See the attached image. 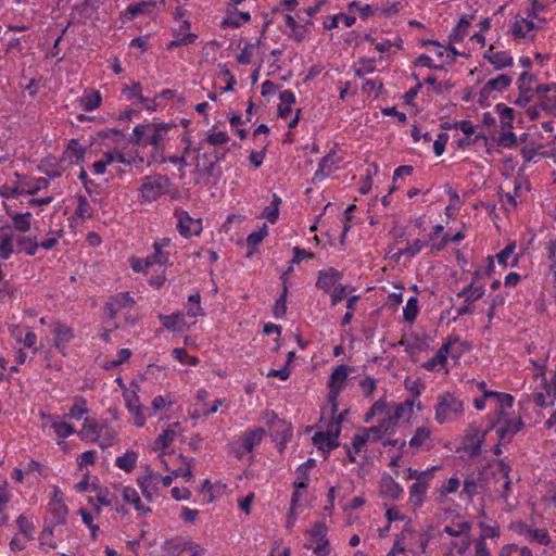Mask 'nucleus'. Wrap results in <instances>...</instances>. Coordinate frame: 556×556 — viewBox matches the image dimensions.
<instances>
[{
    "label": "nucleus",
    "instance_id": "obj_5",
    "mask_svg": "<svg viewBox=\"0 0 556 556\" xmlns=\"http://www.w3.org/2000/svg\"><path fill=\"white\" fill-rule=\"evenodd\" d=\"M348 412L340 413L331 418L327 425L326 431L316 432L313 442L320 450L331 451L339 446V435L341 432V424Z\"/></svg>",
    "mask_w": 556,
    "mask_h": 556
},
{
    "label": "nucleus",
    "instance_id": "obj_31",
    "mask_svg": "<svg viewBox=\"0 0 556 556\" xmlns=\"http://www.w3.org/2000/svg\"><path fill=\"white\" fill-rule=\"evenodd\" d=\"M356 22V17L353 15V13L345 14V13H339L332 16H328L325 22V28L332 29V28H339L341 25L344 27H351Z\"/></svg>",
    "mask_w": 556,
    "mask_h": 556
},
{
    "label": "nucleus",
    "instance_id": "obj_25",
    "mask_svg": "<svg viewBox=\"0 0 556 556\" xmlns=\"http://www.w3.org/2000/svg\"><path fill=\"white\" fill-rule=\"evenodd\" d=\"M316 466L314 458H308L302 463L295 470L296 478L293 481V488H307L311 477V471Z\"/></svg>",
    "mask_w": 556,
    "mask_h": 556
},
{
    "label": "nucleus",
    "instance_id": "obj_47",
    "mask_svg": "<svg viewBox=\"0 0 556 556\" xmlns=\"http://www.w3.org/2000/svg\"><path fill=\"white\" fill-rule=\"evenodd\" d=\"M472 523L470 521L453 522V525L445 526L443 532L452 538H458L462 534H467L471 531Z\"/></svg>",
    "mask_w": 556,
    "mask_h": 556
},
{
    "label": "nucleus",
    "instance_id": "obj_26",
    "mask_svg": "<svg viewBox=\"0 0 556 556\" xmlns=\"http://www.w3.org/2000/svg\"><path fill=\"white\" fill-rule=\"evenodd\" d=\"M138 482L141 488H146L147 485L157 488L160 484L163 486H169L173 482V477L170 475L162 476L160 472H154L148 468L147 475L139 478Z\"/></svg>",
    "mask_w": 556,
    "mask_h": 556
},
{
    "label": "nucleus",
    "instance_id": "obj_10",
    "mask_svg": "<svg viewBox=\"0 0 556 556\" xmlns=\"http://www.w3.org/2000/svg\"><path fill=\"white\" fill-rule=\"evenodd\" d=\"M341 157L338 156L336 150H331L328 154L320 159L318 167L313 175V182H321L339 168Z\"/></svg>",
    "mask_w": 556,
    "mask_h": 556
},
{
    "label": "nucleus",
    "instance_id": "obj_45",
    "mask_svg": "<svg viewBox=\"0 0 556 556\" xmlns=\"http://www.w3.org/2000/svg\"><path fill=\"white\" fill-rule=\"evenodd\" d=\"M137 459L138 454L132 450H128L123 456L116 458L115 465L119 469L130 472L135 468Z\"/></svg>",
    "mask_w": 556,
    "mask_h": 556
},
{
    "label": "nucleus",
    "instance_id": "obj_62",
    "mask_svg": "<svg viewBox=\"0 0 556 556\" xmlns=\"http://www.w3.org/2000/svg\"><path fill=\"white\" fill-rule=\"evenodd\" d=\"M17 296V288L9 280H0V300L5 302Z\"/></svg>",
    "mask_w": 556,
    "mask_h": 556
},
{
    "label": "nucleus",
    "instance_id": "obj_61",
    "mask_svg": "<svg viewBox=\"0 0 556 556\" xmlns=\"http://www.w3.org/2000/svg\"><path fill=\"white\" fill-rule=\"evenodd\" d=\"M368 443V437L365 435L362 428L354 433L351 441V447L355 454L366 453V444Z\"/></svg>",
    "mask_w": 556,
    "mask_h": 556
},
{
    "label": "nucleus",
    "instance_id": "obj_7",
    "mask_svg": "<svg viewBox=\"0 0 556 556\" xmlns=\"http://www.w3.org/2000/svg\"><path fill=\"white\" fill-rule=\"evenodd\" d=\"M513 77L508 74H500L498 76L489 79L479 91V102L482 103L488 101L490 98H496V94L507 89Z\"/></svg>",
    "mask_w": 556,
    "mask_h": 556
},
{
    "label": "nucleus",
    "instance_id": "obj_40",
    "mask_svg": "<svg viewBox=\"0 0 556 556\" xmlns=\"http://www.w3.org/2000/svg\"><path fill=\"white\" fill-rule=\"evenodd\" d=\"M376 68V60L371 58H359L357 62L352 66L354 75L359 78L364 77L367 74L374 73Z\"/></svg>",
    "mask_w": 556,
    "mask_h": 556
},
{
    "label": "nucleus",
    "instance_id": "obj_12",
    "mask_svg": "<svg viewBox=\"0 0 556 556\" xmlns=\"http://www.w3.org/2000/svg\"><path fill=\"white\" fill-rule=\"evenodd\" d=\"M172 245V239L168 237H164L157 239L153 243L154 253L146 257V267H151L154 264L164 265L168 262L170 256V251L168 248Z\"/></svg>",
    "mask_w": 556,
    "mask_h": 556
},
{
    "label": "nucleus",
    "instance_id": "obj_55",
    "mask_svg": "<svg viewBox=\"0 0 556 556\" xmlns=\"http://www.w3.org/2000/svg\"><path fill=\"white\" fill-rule=\"evenodd\" d=\"M250 21V14L248 12H233L227 15L223 21V26L226 27H239L242 24Z\"/></svg>",
    "mask_w": 556,
    "mask_h": 556
},
{
    "label": "nucleus",
    "instance_id": "obj_18",
    "mask_svg": "<svg viewBox=\"0 0 556 556\" xmlns=\"http://www.w3.org/2000/svg\"><path fill=\"white\" fill-rule=\"evenodd\" d=\"M379 492L383 498L399 501L404 495V490L391 476L384 475L379 484Z\"/></svg>",
    "mask_w": 556,
    "mask_h": 556
},
{
    "label": "nucleus",
    "instance_id": "obj_43",
    "mask_svg": "<svg viewBox=\"0 0 556 556\" xmlns=\"http://www.w3.org/2000/svg\"><path fill=\"white\" fill-rule=\"evenodd\" d=\"M267 236H268L267 225L263 224L262 227H260L257 230L252 231L247 237V247L250 250L248 256H250L252 253H254L257 245H260Z\"/></svg>",
    "mask_w": 556,
    "mask_h": 556
},
{
    "label": "nucleus",
    "instance_id": "obj_16",
    "mask_svg": "<svg viewBox=\"0 0 556 556\" xmlns=\"http://www.w3.org/2000/svg\"><path fill=\"white\" fill-rule=\"evenodd\" d=\"M177 229L185 238L200 236L202 232V219L192 218L187 212H182L178 216Z\"/></svg>",
    "mask_w": 556,
    "mask_h": 556
},
{
    "label": "nucleus",
    "instance_id": "obj_17",
    "mask_svg": "<svg viewBox=\"0 0 556 556\" xmlns=\"http://www.w3.org/2000/svg\"><path fill=\"white\" fill-rule=\"evenodd\" d=\"M536 93L543 111L556 116V84L538 85Z\"/></svg>",
    "mask_w": 556,
    "mask_h": 556
},
{
    "label": "nucleus",
    "instance_id": "obj_22",
    "mask_svg": "<svg viewBox=\"0 0 556 556\" xmlns=\"http://www.w3.org/2000/svg\"><path fill=\"white\" fill-rule=\"evenodd\" d=\"M264 437L265 430L261 427L245 430L240 437L243 451L245 453H252L253 450L261 444Z\"/></svg>",
    "mask_w": 556,
    "mask_h": 556
},
{
    "label": "nucleus",
    "instance_id": "obj_15",
    "mask_svg": "<svg viewBox=\"0 0 556 556\" xmlns=\"http://www.w3.org/2000/svg\"><path fill=\"white\" fill-rule=\"evenodd\" d=\"M483 58L488 60L495 70H503L513 65V58L509 53L493 43L484 51Z\"/></svg>",
    "mask_w": 556,
    "mask_h": 556
},
{
    "label": "nucleus",
    "instance_id": "obj_9",
    "mask_svg": "<svg viewBox=\"0 0 556 556\" xmlns=\"http://www.w3.org/2000/svg\"><path fill=\"white\" fill-rule=\"evenodd\" d=\"M266 424L275 440L287 442L292 437V426L278 417L275 412L266 413Z\"/></svg>",
    "mask_w": 556,
    "mask_h": 556
},
{
    "label": "nucleus",
    "instance_id": "obj_38",
    "mask_svg": "<svg viewBox=\"0 0 556 556\" xmlns=\"http://www.w3.org/2000/svg\"><path fill=\"white\" fill-rule=\"evenodd\" d=\"M192 468V459L182 455L176 458V478L181 477L185 482L191 481L193 479Z\"/></svg>",
    "mask_w": 556,
    "mask_h": 556
},
{
    "label": "nucleus",
    "instance_id": "obj_21",
    "mask_svg": "<svg viewBox=\"0 0 556 556\" xmlns=\"http://www.w3.org/2000/svg\"><path fill=\"white\" fill-rule=\"evenodd\" d=\"M409 446L415 450L429 451L433 447L431 440V430L427 426H420L415 430L414 435L408 442Z\"/></svg>",
    "mask_w": 556,
    "mask_h": 556
},
{
    "label": "nucleus",
    "instance_id": "obj_56",
    "mask_svg": "<svg viewBox=\"0 0 556 556\" xmlns=\"http://www.w3.org/2000/svg\"><path fill=\"white\" fill-rule=\"evenodd\" d=\"M13 238V233L0 235V258L9 260L10 256L14 253Z\"/></svg>",
    "mask_w": 556,
    "mask_h": 556
},
{
    "label": "nucleus",
    "instance_id": "obj_34",
    "mask_svg": "<svg viewBox=\"0 0 556 556\" xmlns=\"http://www.w3.org/2000/svg\"><path fill=\"white\" fill-rule=\"evenodd\" d=\"M7 214L11 217L13 220L14 228L21 232H26L30 229V219H31V213H16L14 211H11L5 205Z\"/></svg>",
    "mask_w": 556,
    "mask_h": 556
},
{
    "label": "nucleus",
    "instance_id": "obj_41",
    "mask_svg": "<svg viewBox=\"0 0 556 556\" xmlns=\"http://www.w3.org/2000/svg\"><path fill=\"white\" fill-rule=\"evenodd\" d=\"M495 112L500 117V122L502 128H511L515 119L516 112L513 108L506 105L505 103H497L495 105Z\"/></svg>",
    "mask_w": 556,
    "mask_h": 556
},
{
    "label": "nucleus",
    "instance_id": "obj_8",
    "mask_svg": "<svg viewBox=\"0 0 556 556\" xmlns=\"http://www.w3.org/2000/svg\"><path fill=\"white\" fill-rule=\"evenodd\" d=\"M174 441V430L169 425L154 441L153 450L157 453V458L165 469H169L172 460V451L167 452L170 443Z\"/></svg>",
    "mask_w": 556,
    "mask_h": 556
},
{
    "label": "nucleus",
    "instance_id": "obj_35",
    "mask_svg": "<svg viewBox=\"0 0 556 556\" xmlns=\"http://www.w3.org/2000/svg\"><path fill=\"white\" fill-rule=\"evenodd\" d=\"M126 406L130 413H132L135 418V425L137 427H142L146 422V418L142 414V407L139 404V397L136 393L126 395Z\"/></svg>",
    "mask_w": 556,
    "mask_h": 556
},
{
    "label": "nucleus",
    "instance_id": "obj_54",
    "mask_svg": "<svg viewBox=\"0 0 556 556\" xmlns=\"http://www.w3.org/2000/svg\"><path fill=\"white\" fill-rule=\"evenodd\" d=\"M287 295L288 288L286 282H283L282 292L279 298L275 301V305L273 307V315L276 319L283 318L287 313Z\"/></svg>",
    "mask_w": 556,
    "mask_h": 556
},
{
    "label": "nucleus",
    "instance_id": "obj_44",
    "mask_svg": "<svg viewBox=\"0 0 556 556\" xmlns=\"http://www.w3.org/2000/svg\"><path fill=\"white\" fill-rule=\"evenodd\" d=\"M348 9H349L350 13H354V11L357 10L359 13V16L363 20H366L370 16H375L380 10V8L377 5L362 4L359 1H352L349 4Z\"/></svg>",
    "mask_w": 556,
    "mask_h": 556
},
{
    "label": "nucleus",
    "instance_id": "obj_49",
    "mask_svg": "<svg viewBox=\"0 0 556 556\" xmlns=\"http://www.w3.org/2000/svg\"><path fill=\"white\" fill-rule=\"evenodd\" d=\"M419 301L417 296H410L406 305L403 307V318L405 321L413 324L419 314Z\"/></svg>",
    "mask_w": 556,
    "mask_h": 556
},
{
    "label": "nucleus",
    "instance_id": "obj_28",
    "mask_svg": "<svg viewBox=\"0 0 556 556\" xmlns=\"http://www.w3.org/2000/svg\"><path fill=\"white\" fill-rule=\"evenodd\" d=\"M50 519L48 520V525L54 527L56 525L65 523L68 513L66 505L60 500H53L50 503Z\"/></svg>",
    "mask_w": 556,
    "mask_h": 556
},
{
    "label": "nucleus",
    "instance_id": "obj_42",
    "mask_svg": "<svg viewBox=\"0 0 556 556\" xmlns=\"http://www.w3.org/2000/svg\"><path fill=\"white\" fill-rule=\"evenodd\" d=\"M104 425H99L92 419H85L83 428V438L91 442H96L100 439Z\"/></svg>",
    "mask_w": 556,
    "mask_h": 556
},
{
    "label": "nucleus",
    "instance_id": "obj_50",
    "mask_svg": "<svg viewBox=\"0 0 556 556\" xmlns=\"http://www.w3.org/2000/svg\"><path fill=\"white\" fill-rule=\"evenodd\" d=\"M494 269H495L494 257L492 255H488L484 260V264L478 266L473 270L472 279L479 280L484 277H490L494 273Z\"/></svg>",
    "mask_w": 556,
    "mask_h": 556
},
{
    "label": "nucleus",
    "instance_id": "obj_53",
    "mask_svg": "<svg viewBox=\"0 0 556 556\" xmlns=\"http://www.w3.org/2000/svg\"><path fill=\"white\" fill-rule=\"evenodd\" d=\"M77 199V207L75 210V215L85 220L87 218H91L92 217V214H93V210L89 203V201L87 200V198L85 195H77L76 197Z\"/></svg>",
    "mask_w": 556,
    "mask_h": 556
},
{
    "label": "nucleus",
    "instance_id": "obj_2",
    "mask_svg": "<svg viewBox=\"0 0 556 556\" xmlns=\"http://www.w3.org/2000/svg\"><path fill=\"white\" fill-rule=\"evenodd\" d=\"M530 8L525 12L526 16H517L511 28V35H526L532 30H543L546 23L544 17L540 16L545 10V5L539 0H528Z\"/></svg>",
    "mask_w": 556,
    "mask_h": 556
},
{
    "label": "nucleus",
    "instance_id": "obj_27",
    "mask_svg": "<svg viewBox=\"0 0 556 556\" xmlns=\"http://www.w3.org/2000/svg\"><path fill=\"white\" fill-rule=\"evenodd\" d=\"M429 483L427 481H416L409 488V502L414 508H419L425 502Z\"/></svg>",
    "mask_w": 556,
    "mask_h": 556
},
{
    "label": "nucleus",
    "instance_id": "obj_32",
    "mask_svg": "<svg viewBox=\"0 0 556 556\" xmlns=\"http://www.w3.org/2000/svg\"><path fill=\"white\" fill-rule=\"evenodd\" d=\"M291 495L289 516H298L299 509H303L306 506V493L307 488H293Z\"/></svg>",
    "mask_w": 556,
    "mask_h": 556
},
{
    "label": "nucleus",
    "instance_id": "obj_14",
    "mask_svg": "<svg viewBox=\"0 0 556 556\" xmlns=\"http://www.w3.org/2000/svg\"><path fill=\"white\" fill-rule=\"evenodd\" d=\"M424 45L428 47L429 52L433 53L439 60V67L445 64H451L455 61L458 52L454 47L448 45H441L433 40L424 41Z\"/></svg>",
    "mask_w": 556,
    "mask_h": 556
},
{
    "label": "nucleus",
    "instance_id": "obj_36",
    "mask_svg": "<svg viewBox=\"0 0 556 556\" xmlns=\"http://www.w3.org/2000/svg\"><path fill=\"white\" fill-rule=\"evenodd\" d=\"M281 202V198L277 193H273L271 202L264 207L261 217L265 218L269 224H276L279 219V206Z\"/></svg>",
    "mask_w": 556,
    "mask_h": 556
},
{
    "label": "nucleus",
    "instance_id": "obj_30",
    "mask_svg": "<svg viewBox=\"0 0 556 556\" xmlns=\"http://www.w3.org/2000/svg\"><path fill=\"white\" fill-rule=\"evenodd\" d=\"M279 104L277 106L280 118H287L292 112V105L296 101V97L292 90H283L279 93Z\"/></svg>",
    "mask_w": 556,
    "mask_h": 556
},
{
    "label": "nucleus",
    "instance_id": "obj_4",
    "mask_svg": "<svg viewBox=\"0 0 556 556\" xmlns=\"http://www.w3.org/2000/svg\"><path fill=\"white\" fill-rule=\"evenodd\" d=\"M351 370L352 368L349 365L340 364L332 369L328 378V402L331 404L333 415L338 410V397L345 388Z\"/></svg>",
    "mask_w": 556,
    "mask_h": 556
},
{
    "label": "nucleus",
    "instance_id": "obj_11",
    "mask_svg": "<svg viewBox=\"0 0 556 556\" xmlns=\"http://www.w3.org/2000/svg\"><path fill=\"white\" fill-rule=\"evenodd\" d=\"M536 78L528 72H522L518 78L519 97L516 100L518 105H527L536 93Z\"/></svg>",
    "mask_w": 556,
    "mask_h": 556
},
{
    "label": "nucleus",
    "instance_id": "obj_3",
    "mask_svg": "<svg viewBox=\"0 0 556 556\" xmlns=\"http://www.w3.org/2000/svg\"><path fill=\"white\" fill-rule=\"evenodd\" d=\"M459 342V338L456 336H448L440 349L435 352L433 357L422 363L421 367L429 372H438L441 369L445 370V374L448 372L447 368V359L451 356L452 358H458L459 353L454 352V345Z\"/></svg>",
    "mask_w": 556,
    "mask_h": 556
},
{
    "label": "nucleus",
    "instance_id": "obj_37",
    "mask_svg": "<svg viewBox=\"0 0 556 556\" xmlns=\"http://www.w3.org/2000/svg\"><path fill=\"white\" fill-rule=\"evenodd\" d=\"M484 294L485 293H483L482 290H476L468 295H464L463 296L464 302L459 307L456 308V315L459 317V316L472 314L473 313V304L477 301H479L480 299H482L484 296Z\"/></svg>",
    "mask_w": 556,
    "mask_h": 556
},
{
    "label": "nucleus",
    "instance_id": "obj_52",
    "mask_svg": "<svg viewBox=\"0 0 556 556\" xmlns=\"http://www.w3.org/2000/svg\"><path fill=\"white\" fill-rule=\"evenodd\" d=\"M54 340H58L60 344L68 343L73 339V330L65 324L55 323L53 325Z\"/></svg>",
    "mask_w": 556,
    "mask_h": 556
},
{
    "label": "nucleus",
    "instance_id": "obj_24",
    "mask_svg": "<svg viewBox=\"0 0 556 556\" xmlns=\"http://www.w3.org/2000/svg\"><path fill=\"white\" fill-rule=\"evenodd\" d=\"M486 397H492L491 403L494 404L497 416L507 414V409H510L514 404V396L504 392L492 391V393L486 394Z\"/></svg>",
    "mask_w": 556,
    "mask_h": 556
},
{
    "label": "nucleus",
    "instance_id": "obj_13",
    "mask_svg": "<svg viewBox=\"0 0 556 556\" xmlns=\"http://www.w3.org/2000/svg\"><path fill=\"white\" fill-rule=\"evenodd\" d=\"M343 273L334 267L321 269L317 273L316 288L329 294L342 280Z\"/></svg>",
    "mask_w": 556,
    "mask_h": 556
},
{
    "label": "nucleus",
    "instance_id": "obj_29",
    "mask_svg": "<svg viewBox=\"0 0 556 556\" xmlns=\"http://www.w3.org/2000/svg\"><path fill=\"white\" fill-rule=\"evenodd\" d=\"M518 533L542 545H548L551 543V536L546 529H531L529 526L522 523L519 526Z\"/></svg>",
    "mask_w": 556,
    "mask_h": 556
},
{
    "label": "nucleus",
    "instance_id": "obj_33",
    "mask_svg": "<svg viewBox=\"0 0 556 556\" xmlns=\"http://www.w3.org/2000/svg\"><path fill=\"white\" fill-rule=\"evenodd\" d=\"M543 392H536L532 394V402L540 407L547 408L556 402V391L549 387L543 384Z\"/></svg>",
    "mask_w": 556,
    "mask_h": 556
},
{
    "label": "nucleus",
    "instance_id": "obj_59",
    "mask_svg": "<svg viewBox=\"0 0 556 556\" xmlns=\"http://www.w3.org/2000/svg\"><path fill=\"white\" fill-rule=\"evenodd\" d=\"M16 243L29 256L35 255L39 248V243L37 242V240L35 238H30L27 236H17Z\"/></svg>",
    "mask_w": 556,
    "mask_h": 556
},
{
    "label": "nucleus",
    "instance_id": "obj_48",
    "mask_svg": "<svg viewBox=\"0 0 556 556\" xmlns=\"http://www.w3.org/2000/svg\"><path fill=\"white\" fill-rule=\"evenodd\" d=\"M186 315L190 318H197L198 316L203 315L201 296L199 293H194L188 296L186 304Z\"/></svg>",
    "mask_w": 556,
    "mask_h": 556
},
{
    "label": "nucleus",
    "instance_id": "obj_20",
    "mask_svg": "<svg viewBox=\"0 0 556 556\" xmlns=\"http://www.w3.org/2000/svg\"><path fill=\"white\" fill-rule=\"evenodd\" d=\"M155 7L154 1H138L130 3L125 11L121 13L123 22L132 21L141 15H146L152 12Z\"/></svg>",
    "mask_w": 556,
    "mask_h": 556
},
{
    "label": "nucleus",
    "instance_id": "obj_64",
    "mask_svg": "<svg viewBox=\"0 0 556 556\" xmlns=\"http://www.w3.org/2000/svg\"><path fill=\"white\" fill-rule=\"evenodd\" d=\"M308 534L311 539L314 540L315 542L328 540V528L324 521H318L311 528Z\"/></svg>",
    "mask_w": 556,
    "mask_h": 556
},
{
    "label": "nucleus",
    "instance_id": "obj_1",
    "mask_svg": "<svg viewBox=\"0 0 556 556\" xmlns=\"http://www.w3.org/2000/svg\"><path fill=\"white\" fill-rule=\"evenodd\" d=\"M433 410L438 425L456 424L465 416V401L460 393L443 391L437 395Z\"/></svg>",
    "mask_w": 556,
    "mask_h": 556
},
{
    "label": "nucleus",
    "instance_id": "obj_60",
    "mask_svg": "<svg viewBox=\"0 0 556 556\" xmlns=\"http://www.w3.org/2000/svg\"><path fill=\"white\" fill-rule=\"evenodd\" d=\"M204 140L207 144H210L212 147H220V146L228 143L230 138L226 131L211 130L207 132Z\"/></svg>",
    "mask_w": 556,
    "mask_h": 556
},
{
    "label": "nucleus",
    "instance_id": "obj_19",
    "mask_svg": "<svg viewBox=\"0 0 556 556\" xmlns=\"http://www.w3.org/2000/svg\"><path fill=\"white\" fill-rule=\"evenodd\" d=\"M148 139L143 146H152L155 152L163 150L164 136L170 129V124H150Z\"/></svg>",
    "mask_w": 556,
    "mask_h": 556
},
{
    "label": "nucleus",
    "instance_id": "obj_51",
    "mask_svg": "<svg viewBox=\"0 0 556 556\" xmlns=\"http://www.w3.org/2000/svg\"><path fill=\"white\" fill-rule=\"evenodd\" d=\"M80 104L83 109L87 112L96 110L101 104L100 92L97 90L85 92V94L80 99Z\"/></svg>",
    "mask_w": 556,
    "mask_h": 556
},
{
    "label": "nucleus",
    "instance_id": "obj_58",
    "mask_svg": "<svg viewBox=\"0 0 556 556\" xmlns=\"http://www.w3.org/2000/svg\"><path fill=\"white\" fill-rule=\"evenodd\" d=\"M355 290L354 287L349 285L339 283L330 293L331 305H338L349 293Z\"/></svg>",
    "mask_w": 556,
    "mask_h": 556
},
{
    "label": "nucleus",
    "instance_id": "obj_39",
    "mask_svg": "<svg viewBox=\"0 0 556 556\" xmlns=\"http://www.w3.org/2000/svg\"><path fill=\"white\" fill-rule=\"evenodd\" d=\"M71 164L81 165L85 159V149L77 139H72L65 151Z\"/></svg>",
    "mask_w": 556,
    "mask_h": 556
},
{
    "label": "nucleus",
    "instance_id": "obj_6",
    "mask_svg": "<svg viewBox=\"0 0 556 556\" xmlns=\"http://www.w3.org/2000/svg\"><path fill=\"white\" fill-rule=\"evenodd\" d=\"M492 427L495 428L500 441L509 442L522 429L523 421L519 415L507 413L497 416V421Z\"/></svg>",
    "mask_w": 556,
    "mask_h": 556
},
{
    "label": "nucleus",
    "instance_id": "obj_57",
    "mask_svg": "<svg viewBox=\"0 0 556 556\" xmlns=\"http://www.w3.org/2000/svg\"><path fill=\"white\" fill-rule=\"evenodd\" d=\"M149 129H152L150 124L138 125L134 128L132 135L129 137V143L143 146V142L147 141Z\"/></svg>",
    "mask_w": 556,
    "mask_h": 556
},
{
    "label": "nucleus",
    "instance_id": "obj_63",
    "mask_svg": "<svg viewBox=\"0 0 556 556\" xmlns=\"http://www.w3.org/2000/svg\"><path fill=\"white\" fill-rule=\"evenodd\" d=\"M179 553H188L189 556H203L205 549L197 543L185 542L184 544H176V551Z\"/></svg>",
    "mask_w": 556,
    "mask_h": 556
},
{
    "label": "nucleus",
    "instance_id": "obj_23",
    "mask_svg": "<svg viewBox=\"0 0 556 556\" xmlns=\"http://www.w3.org/2000/svg\"><path fill=\"white\" fill-rule=\"evenodd\" d=\"M164 186L162 177L147 179L141 187L142 199L148 202L156 200L164 192Z\"/></svg>",
    "mask_w": 556,
    "mask_h": 556
},
{
    "label": "nucleus",
    "instance_id": "obj_46",
    "mask_svg": "<svg viewBox=\"0 0 556 556\" xmlns=\"http://www.w3.org/2000/svg\"><path fill=\"white\" fill-rule=\"evenodd\" d=\"M362 90L368 94H372L375 99L379 98L384 91L382 79L379 77L365 79Z\"/></svg>",
    "mask_w": 556,
    "mask_h": 556
}]
</instances>
